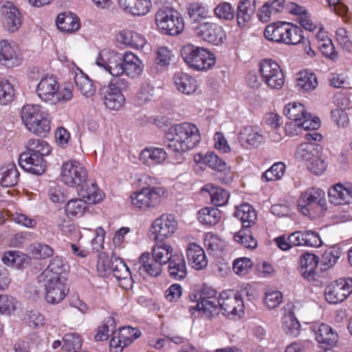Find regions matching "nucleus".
<instances>
[{
    "instance_id": "obj_56",
    "label": "nucleus",
    "mask_w": 352,
    "mask_h": 352,
    "mask_svg": "<svg viewBox=\"0 0 352 352\" xmlns=\"http://www.w3.org/2000/svg\"><path fill=\"white\" fill-rule=\"evenodd\" d=\"M188 12L191 20L195 22H200L209 16L208 8L199 3L190 4L188 8Z\"/></svg>"
},
{
    "instance_id": "obj_20",
    "label": "nucleus",
    "mask_w": 352,
    "mask_h": 352,
    "mask_svg": "<svg viewBox=\"0 0 352 352\" xmlns=\"http://www.w3.org/2000/svg\"><path fill=\"white\" fill-rule=\"evenodd\" d=\"M58 89V82L52 76L43 77L36 87L38 96L44 102L54 104L56 91Z\"/></svg>"
},
{
    "instance_id": "obj_22",
    "label": "nucleus",
    "mask_w": 352,
    "mask_h": 352,
    "mask_svg": "<svg viewBox=\"0 0 352 352\" xmlns=\"http://www.w3.org/2000/svg\"><path fill=\"white\" fill-rule=\"evenodd\" d=\"M135 266L140 275L143 276L148 275L157 277L162 271V265L148 252L143 253L139 258V263Z\"/></svg>"
},
{
    "instance_id": "obj_24",
    "label": "nucleus",
    "mask_w": 352,
    "mask_h": 352,
    "mask_svg": "<svg viewBox=\"0 0 352 352\" xmlns=\"http://www.w3.org/2000/svg\"><path fill=\"white\" fill-rule=\"evenodd\" d=\"M238 140L240 144L246 148H256L263 140V135L254 126H247L241 129Z\"/></svg>"
},
{
    "instance_id": "obj_10",
    "label": "nucleus",
    "mask_w": 352,
    "mask_h": 352,
    "mask_svg": "<svg viewBox=\"0 0 352 352\" xmlns=\"http://www.w3.org/2000/svg\"><path fill=\"white\" fill-rule=\"evenodd\" d=\"M217 292L214 289H203L199 294V299L195 307H190V311L192 314V310L201 311L204 316L212 319L219 314L218 298L216 296Z\"/></svg>"
},
{
    "instance_id": "obj_5",
    "label": "nucleus",
    "mask_w": 352,
    "mask_h": 352,
    "mask_svg": "<svg viewBox=\"0 0 352 352\" xmlns=\"http://www.w3.org/2000/svg\"><path fill=\"white\" fill-rule=\"evenodd\" d=\"M284 114L294 122V126L298 129H317L320 126L318 118L312 117L307 113L305 106L296 102L288 103L285 106Z\"/></svg>"
},
{
    "instance_id": "obj_28",
    "label": "nucleus",
    "mask_w": 352,
    "mask_h": 352,
    "mask_svg": "<svg viewBox=\"0 0 352 352\" xmlns=\"http://www.w3.org/2000/svg\"><path fill=\"white\" fill-rule=\"evenodd\" d=\"M45 113L39 105L26 104L21 111V116L23 124L30 131H35L34 123Z\"/></svg>"
},
{
    "instance_id": "obj_58",
    "label": "nucleus",
    "mask_w": 352,
    "mask_h": 352,
    "mask_svg": "<svg viewBox=\"0 0 352 352\" xmlns=\"http://www.w3.org/2000/svg\"><path fill=\"white\" fill-rule=\"evenodd\" d=\"M285 170V165L283 162H276L263 174L261 179L265 182L280 179L284 175Z\"/></svg>"
},
{
    "instance_id": "obj_45",
    "label": "nucleus",
    "mask_w": 352,
    "mask_h": 352,
    "mask_svg": "<svg viewBox=\"0 0 352 352\" xmlns=\"http://www.w3.org/2000/svg\"><path fill=\"white\" fill-rule=\"evenodd\" d=\"M286 22H277L268 25L264 31L265 37L272 41L284 43Z\"/></svg>"
},
{
    "instance_id": "obj_2",
    "label": "nucleus",
    "mask_w": 352,
    "mask_h": 352,
    "mask_svg": "<svg viewBox=\"0 0 352 352\" xmlns=\"http://www.w3.org/2000/svg\"><path fill=\"white\" fill-rule=\"evenodd\" d=\"M181 55L190 68L197 71L207 70L215 63V58L212 53L192 44L185 45L181 50Z\"/></svg>"
},
{
    "instance_id": "obj_39",
    "label": "nucleus",
    "mask_w": 352,
    "mask_h": 352,
    "mask_svg": "<svg viewBox=\"0 0 352 352\" xmlns=\"http://www.w3.org/2000/svg\"><path fill=\"white\" fill-rule=\"evenodd\" d=\"M64 270L65 268L62 258L56 256L50 260L49 265L38 276V278H65L63 275Z\"/></svg>"
},
{
    "instance_id": "obj_54",
    "label": "nucleus",
    "mask_w": 352,
    "mask_h": 352,
    "mask_svg": "<svg viewBox=\"0 0 352 352\" xmlns=\"http://www.w3.org/2000/svg\"><path fill=\"white\" fill-rule=\"evenodd\" d=\"M235 241L244 248L254 249L257 245V241L252 236L249 228H242L234 236Z\"/></svg>"
},
{
    "instance_id": "obj_40",
    "label": "nucleus",
    "mask_w": 352,
    "mask_h": 352,
    "mask_svg": "<svg viewBox=\"0 0 352 352\" xmlns=\"http://www.w3.org/2000/svg\"><path fill=\"white\" fill-rule=\"evenodd\" d=\"M234 216L240 219L242 228H250L255 223L256 214L254 209L248 204H244L236 208Z\"/></svg>"
},
{
    "instance_id": "obj_37",
    "label": "nucleus",
    "mask_w": 352,
    "mask_h": 352,
    "mask_svg": "<svg viewBox=\"0 0 352 352\" xmlns=\"http://www.w3.org/2000/svg\"><path fill=\"white\" fill-rule=\"evenodd\" d=\"M166 151L161 148H151L143 150L140 155V159L144 164L148 166H154L161 164L166 159Z\"/></svg>"
},
{
    "instance_id": "obj_52",
    "label": "nucleus",
    "mask_w": 352,
    "mask_h": 352,
    "mask_svg": "<svg viewBox=\"0 0 352 352\" xmlns=\"http://www.w3.org/2000/svg\"><path fill=\"white\" fill-rule=\"evenodd\" d=\"M41 156L48 155L51 152L50 144L42 139H30L26 145V151Z\"/></svg>"
},
{
    "instance_id": "obj_44",
    "label": "nucleus",
    "mask_w": 352,
    "mask_h": 352,
    "mask_svg": "<svg viewBox=\"0 0 352 352\" xmlns=\"http://www.w3.org/2000/svg\"><path fill=\"white\" fill-rule=\"evenodd\" d=\"M16 52L6 41L0 42V64L8 67L16 65Z\"/></svg>"
},
{
    "instance_id": "obj_57",
    "label": "nucleus",
    "mask_w": 352,
    "mask_h": 352,
    "mask_svg": "<svg viewBox=\"0 0 352 352\" xmlns=\"http://www.w3.org/2000/svg\"><path fill=\"white\" fill-rule=\"evenodd\" d=\"M156 96V89L149 82L142 83L138 92V102L140 104L149 102L155 99Z\"/></svg>"
},
{
    "instance_id": "obj_50",
    "label": "nucleus",
    "mask_w": 352,
    "mask_h": 352,
    "mask_svg": "<svg viewBox=\"0 0 352 352\" xmlns=\"http://www.w3.org/2000/svg\"><path fill=\"white\" fill-rule=\"evenodd\" d=\"M82 344V340L76 333H68L63 337L62 349L65 351L78 352Z\"/></svg>"
},
{
    "instance_id": "obj_31",
    "label": "nucleus",
    "mask_w": 352,
    "mask_h": 352,
    "mask_svg": "<svg viewBox=\"0 0 352 352\" xmlns=\"http://www.w3.org/2000/svg\"><path fill=\"white\" fill-rule=\"evenodd\" d=\"M319 263V258L314 254L305 253L300 258V269L302 275L309 280L314 279L316 269Z\"/></svg>"
},
{
    "instance_id": "obj_18",
    "label": "nucleus",
    "mask_w": 352,
    "mask_h": 352,
    "mask_svg": "<svg viewBox=\"0 0 352 352\" xmlns=\"http://www.w3.org/2000/svg\"><path fill=\"white\" fill-rule=\"evenodd\" d=\"M289 242L293 246L319 247L322 240L318 232L310 230L295 231L289 235Z\"/></svg>"
},
{
    "instance_id": "obj_46",
    "label": "nucleus",
    "mask_w": 352,
    "mask_h": 352,
    "mask_svg": "<svg viewBox=\"0 0 352 352\" xmlns=\"http://www.w3.org/2000/svg\"><path fill=\"white\" fill-rule=\"evenodd\" d=\"M320 148V146L316 143H302L296 149V156L297 158L305 160L308 163L316 155L319 154Z\"/></svg>"
},
{
    "instance_id": "obj_47",
    "label": "nucleus",
    "mask_w": 352,
    "mask_h": 352,
    "mask_svg": "<svg viewBox=\"0 0 352 352\" xmlns=\"http://www.w3.org/2000/svg\"><path fill=\"white\" fill-rule=\"evenodd\" d=\"M296 82L298 89L302 91H312L318 86V80L316 75L307 72H300Z\"/></svg>"
},
{
    "instance_id": "obj_13",
    "label": "nucleus",
    "mask_w": 352,
    "mask_h": 352,
    "mask_svg": "<svg viewBox=\"0 0 352 352\" xmlns=\"http://www.w3.org/2000/svg\"><path fill=\"white\" fill-rule=\"evenodd\" d=\"M218 306L228 316H240L244 309L241 295L234 290L223 292L218 298Z\"/></svg>"
},
{
    "instance_id": "obj_34",
    "label": "nucleus",
    "mask_w": 352,
    "mask_h": 352,
    "mask_svg": "<svg viewBox=\"0 0 352 352\" xmlns=\"http://www.w3.org/2000/svg\"><path fill=\"white\" fill-rule=\"evenodd\" d=\"M19 172L14 163L3 165L0 168V184L4 187H12L17 184Z\"/></svg>"
},
{
    "instance_id": "obj_55",
    "label": "nucleus",
    "mask_w": 352,
    "mask_h": 352,
    "mask_svg": "<svg viewBox=\"0 0 352 352\" xmlns=\"http://www.w3.org/2000/svg\"><path fill=\"white\" fill-rule=\"evenodd\" d=\"M111 270L113 276L118 280L125 276H130V270L121 258L113 254L111 256Z\"/></svg>"
},
{
    "instance_id": "obj_61",
    "label": "nucleus",
    "mask_w": 352,
    "mask_h": 352,
    "mask_svg": "<svg viewBox=\"0 0 352 352\" xmlns=\"http://www.w3.org/2000/svg\"><path fill=\"white\" fill-rule=\"evenodd\" d=\"M340 255L341 252L338 248H332L325 251L321 260L322 270H327L333 266Z\"/></svg>"
},
{
    "instance_id": "obj_9",
    "label": "nucleus",
    "mask_w": 352,
    "mask_h": 352,
    "mask_svg": "<svg viewBox=\"0 0 352 352\" xmlns=\"http://www.w3.org/2000/svg\"><path fill=\"white\" fill-rule=\"evenodd\" d=\"M38 281L45 288V300L49 304L60 303L69 293L66 278H38Z\"/></svg>"
},
{
    "instance_id": "obj_29",
    "label": "nucleus",
    "mask_w": 352,
    "mask_h": 352,
    "mask_svg": "<svg viewBox=\"0 0 352 352\" xmlns=\"http://www.w3.org/2000/svg\"><path fill=\"white\" fill-rule=\"evenodd\" d=\"M313 330L316 336V339L319 343L332 346L335 344L338 340V333L333 330L329 325L321 323L313 327Z\"/></svg>"
},
{
    "instance_id": "obj_27",
    "label": "nucleus",
    "mask_w": 352,
    "mask_h": 352,
    "mask_svg": "<svg viewBox=\"0 0 352 352\" xmlns=\"http://www.w3.org/2000/svg\"><path fill=\"white\" fill-rule=\"evenodd\" d=\"M186 256L189 265L197 270L204 269L208 265V260L204 249L196 243H190Z\"/></svg>"
},
{
    "instance_id": "obj_60",
    "label": "nucleus",
    "mask_w": 352,
    "mask_h": 352,
    "mask_svg": "<svg viewBox=\"0 0 352 352\" xmlns=\"http://www.w3.org/2000/svg\"><path fill=\"white\" fill-rule=\"evenodd\" d=\"M13 85L6 80H0V104L6 105L13 100Z\"/></svg>"
},
{
    "instance_id": "obj_38",
    "label": "nucleus",
    "mask_w": 352,
    "mask_h": 352,
    "mask_svg": "<svg viewBox=\"0 0 352 352\" xmlns=\"http://www.w3.org/2000/svg\"><path fill=\"white\" fill-rule=\"evenodd\" d=\"M173 248L170 244L164 241L155 242L152 248V256L163 266L169 263L173 257Z\"/></svg>"
},
{
    "instance_id": "obj_64",
    "label": "nucleus",
    "mask_w": 352,
    "mask_h": 352,
    "mask_svg": "<svg viewBox=\"0 0 352 352\" xmlns=\"http://www.w3.org/2000/svg\"><path fill=\"white\" fill-rule=\"evenodd\" d=\"M1 259L3 263L8 267H19L21 265L24 256L19 252L11 250L5 252Z\"/></svg>"
},
{
    "instance_id": "obj_23",
    "label": "nucleus",
    "mask_w": 352,
    "mask_h": 352,
    "mask_svg": "<svg viewBox=\"0 0 352 352\" xmlns=\"http://www.w3.org/2000/svg\"><path fill=\"white\" fill-rule=\"evenodd\" d=\"M122 66L123 74L131 78H135L141 76L144 67L142 61L131 52H126L123 54Z\"/></svg>"
},
{
    "instance_id": "obj_14",
    "label": "nucleus",
    "mask_w": 352,
    "mask_h": 352,
    "mask_svg": "<svg viewBox=\"0 0 352 352\" xmlns=\"http://www.w3.org/2000/svg\"><path fill=\"white\" fill-rule=\"evenodd\" d=\"M194 30L198 37L215 45L222 44L226 38L223 28L214 23H201Z\"/></svg>"
},
{
    "instance_id": "obj_49",
    "label": "nucleus",
    "mask_w": 352,
    "mask_h": 352,
    "mask_svg": "<svg viewBox=\"0 0 352 352\" xmlns=\"http://www.w3.org/2000/svg\"><path fill=\"white\" fill-rule=\"evenodd\" d=\"M74 80L78 91L84 96L89 98L95 94L96 87L87 76L83 74L76 75Z\"/></svg>"
},
{
    "instance_id": "obj_51",
    "label": "nucleus",
    "mask_w": 352,
    "mask_h": 352,
    "mask_svg": "<svg viewBox=\"0 0 352 352\" xmlns=\"http://www.w3.org/2000/svg\"><path fill=\"white\" fill-rule=\"evenodd\" d=\"M206 190L208 192L210 197V201L212 204L217 206H221L227 204L228 201L230 194L229 192L220 188L216 186H208Z\"/></svg>"
},
{
    "instance_id": "obj_11",
    "label": "nucleus",
    "mask_w": 352,
    "mask_h": 352,
    "mask_svg": "<svg viewBox=\"0 0 352 352\" xmlns=\"http://www.w3.org/2000/svg\"><path fill=\"white\" fill-rule=\"evenodd\" d=\"M177 226V221L173 215L163 214L154 220L150 230L155 241L161 243L174 234Z\"/></svg>"
},
{
    "instance_id": "obj_8",
    "label": "nucleus",
    "mask_w": 352,
    "mask_h": 352,
    "mask_svg": "<svg viewBox=\"0 0 352 352\" xmlns=\"http://www.w3.org/2000/svg\"><path fill=\"white\" fill-rule=\"evenodd\" d=\"M259 72L265 83L272 89H280L284 85L285 76L277 62L270 58L262 60Z\"/></svg>"
},
{
    "instance_id": "obj_30",
    "label": "nucleus",
    "mask_w": 352,
    "mask_h": 352,
    "mask_svg": "<svg viewBox=\"0 0 352 352\" xmlns=\"http://www.w3.org/2000/svg\"><path fill=\"white\" fill-rule=\"evenodd\" d=\"M173 82L177 90L184 94H191L197 88V80L183 72H177L174 75Z\"/></svg>"
},
{
    "instance_id": "obj_33",
    "label": "nucleus",
    "mask_w": 352,
    "mask_h": 352,
    "mask_svg": "<svg viewBox=\"0 0 352 352\" xmlns=\"http://www.w3.org/2000/svg\"><path fill=\"white\" fill-rule=\"evenodd\" d=\"M168 272L171 278L182 280L186 276L187 267L184 256L182 254H174L168 263Z\"/></svg>"
},
{
    "instance_id": "obj_35",
    "label": "nucleus",
    "mask_w": 352,
    "mask_h": 352,
    "mask_svg": "<svg viewBox=\"0 0 352 352\" xmlns=\"http://www.w3.org/2000/svg\"><path fill=\"white\" fill-rule=\"evenodd\" d=\"M3 23L8 32H16L21 25V16L17 8L10 5L3 11Z\"/></svg>"
},
{
    "instance_id": "obj_1",
    "label": "nucleus",
    "mask_w": 352,
    "mask_h": 352,
    "mask_svg": "<svg viewBox=\"0 0 352 352\" xmlns=\"http://www.w3.org/2000/svg\"><path fill=\"white\" fill-rule=\"evenodd\" d=\"M198 128L189 122L170 126L165 134L166 146L174 152L183 153L194 148L200 142Z\"/></svg>"
},
{
    "instance_id": "obj_3",
    "label": "nucleus",
    "mask_w": 352,
    "mask_h": 352,
    "mask_svg": "<svg viewBox=\"0 0 352 352\" xmlns=\"http://www.w3.org/2000/svg\"><path fill=\"white\" fill-rule=\"evenodd\" d=\"M326 204L324 192L316 188H307L298 199V208L305 216L315 217L321 213Z\"/></svg>"
},
{
    "instance_id": "obj_36",
    "label": "nucleus",
    "mask_w": 352,
    "mask_h": 352,
    "mask_svg": "<svg viewBox=\"0 0 352 352\" xmlns=\"http://www.w3.org/2000/svg\"><path fill=\"white\" fill-rule=\"evenodd\" d=\"M80 189L78 191V195L89 205L98 203L102 199L103 193L98 188L95 183H91L90 185L87 184V182L80 186Z\"/></svg>"
},
{
    "instance_id": "obj_21",
    "label": "nucleus",
    "mask_w": 352,
    "mask_h": 352,
    "mask_svg": "<svg viewBox=\"0 0 352 352\" xmlns=\"http://www.w3.org/2000/svg\"><path fill=\"white\" fill-rule=\"evenodd\" d=\"M329 201L336 206L352 203V184H336L329 190Z\"/></svg>"
},
{
    "instance_id": "obj_4",
    "label": "nucleus",
    "mask_w": 352,
    "mask_h": 352,
    "mask_svg": "<svg viewBox=\"0 0 352 352\" xmlns=\"http://www.w3.org/2000/svg\"><path fill=\"white\" fill-rule=\"evenodd\" d=\"M155 23L161 32L171 36L180 34L184 28L180 14L168 8L158 10L155 14Z\"/></svg>"
},
{
    "instance_id": "obj_16",
    "label": "nucleus",
    "mask_w": 352,
    "mask_h": 352,
    "mask_svg": "<svg viewBox=\"0 0 352 352\" xmlns=\"http://www.w3.org/2000/svg\"><path fill=\"white\" fill-rule=\"evenodd\" d=\"M98 95L106 107L111 110H119L125 101L122 93L113 85H104L100 87L98 90Z\"/></svg>"
},
{
    "instance_id": "obj_59",
    "label": "nucleus",
    "mask_w": 352,
    "mask_h": 352,
    "mask_svg": "<svg viewBox=\"0 0 352 352\" xmlns=\"http://www.w3.org/2000/svg\"><path fill=\"white\" fill-rule=\"evenodd\" d=\"M30 251L32 256L36 259H44L52 256L54 254V250L50 245L41 243L32 244Z\"/></svg>"
},
{
    "instance_id": "obj_17",
    "label": "nucleus",
    "mask_w": 352,
    "mask_h": 352,
    "mask_svg": "<svg viewBox=\"0 0 352 352\" xmlns=\"http://www.w3.org/2000/svg\"><path fill=\"white\" fill-rule=\"evenodd\" d=\"M19 164L25 170L36 175H42L46 167L43 156L28 151L20 155Z\"/></svg>"
},
{
    "instance_id": "obj_53",
    "label": "nucleus",
    "mask_w": 352,
    "mask_h": 352,
    "mask_svg": "<svg viewBox=\"0 0 352 352\" xmlns=\"http://www.w3.org/2000/svg\"><path fill=\"white\" fill-rule=\"evenodd\" d=\"M87 204L82 198L72 199L65 206V210L67 215H82L87 209Z\"/></svg>"
},
{
    "instance_id": "obj_26",
    "label": "nucleus",
    "mask_w": 352,
    "mask_h": 352,
    "mask_svg": "<svg viewBox=\"0 0 352 352\" xmlns=\"http://www.w3.org/2000/svg\"><path fill=\"white\" fill-rule=\"evenodd\" d=\"M120 8L134 16L146 15L151 10L150 0H118Z\"/></svg>"
},
{
    "instance_id": "obj_41",
    "label": "nucleus",
    "mask_w": 352,
    "mask_h": 352,
    "mask_svg": "<svg viewBox=\"0 0 352 352\" xmlns=\"http://www.w3.org/2000/svg\"><path fill=\"white\" fill-rule=\"evenodd\" d=\"M195 160L198 162H203L219 172L226 171L229 169L227 164L214 153H207L204 156L198 154L195 156Z\"/></svg>"
},
{
    "instance_id": "obj_19",
    "label": "nucleus",
    "mask_w": 352,
    "mask_h": 352,
    "mask_svg": "<svg viewBox=\"0 0 352 352\" xmlns=\"http://www.w3.org/2000/svg\"><path fill=\"white\" fill-rule=\"evenodd\" d=\"M141 332L131 327H124L119 329L118 336L114 335L110 340V347L117 349L115 352L122 351V349L129 345L135 340L138 338Z\"/></svg>"
},
{
    "instance_id": "obj_12",
    "label": "nucleus",
    "mask_w": 352,
    "mask_h": 352,
    "mask_svg": "<svg viewBox=\"0 0 352 352\" xmlns=\"http://www.w3.org/2000/svg\"><path fill=\"white\" fill-rule=\"evenodd\" d=\"M96 63L113 77H120L123 74V54L104 49L100 52Z\"/></svg>"
},
{
    "instance_id": "obj_63",
    "label": "nucleus",
    "mask_w": 352,
    "mask_h": 352,
    "mask_svg": "<svg viewBox=\"0 0 352 352\" xmlns=\"http://www.w3.org/2000/svg\"><path fill=\"white\" fill-rule=\"evenodd\" d=\"M172 60V53L166 47H161L158 49L157 56L155 60L157 69H163L167 67Z\"/></svg>"
},
{
    "instance_id": "obj_25",
    "label": "nucleus",
    "mask_w": 352,
    "mask_h": 352,
    "mask_svg": "<svg viewBox=\"0 0 352 352\" xmlns=\"http://www.w3.org/2000/svg\"><path fill=\"white\" fill-rule=\"evenodd\" d=\"M295 306L288 303L284 306V316L283 317V329L285 333L292 337L299 334L300 324L296 319L294 309Z\"/></svg>"
},
{
    "instance_id": "obj_6",
    "label": "nucleus",
    "mask_w": 352,
    "mask_h": 352,
    "mask_svg": "<svg viewBox=\"0 0 352 352\" xmlns=\"http://www.w3.org/2000/svg\"><path fill=\"white\" fill-rule=\"evenodd\" d=\"M166 192L162 187L144 188L131 195V202L134 206L142 210L154 208L160 204Z\"/></svg>"
},
{
    "instance_id": "obj_42",
    "label": "nucleus",
    "mask_w": 352,
    "mask_h": 352,
    "mask_svg": "<svg viewBox=\"0 0 352 352\" xmlns=\"http://www.w3.org/2000/svg\"><path fill=\"white\" fill-rule=\"evenodd\" d=\"M302 33L303 30L301 28L290 23H286L284 43L287 45H297L301 43H305V38Z\"/></svg>"
},
{
    "instance_id": "obj_48",
    "label": "nucleus",
    "mask_w": 352,
    "mask_h": 352,
    "mask_svg": "<svg viewBox=\"0 0 352 352\" xmlns=\"http://www.w3.org/2000/svg\"><path fill=\"white\" fill-rule=\"evenodd\" d=\"M221 218V212L214 208H204L198 212V219L200 223L206 226L217 224Z\"/></svg>"
},
{
    "instance_id": "obj_7",
    "label": "nucleus",
    "mask_w": 352,
    "mask_h": 352,
    "mask_svg": "<svg viewBox=\"0 0 352 352\" xmlns=\"http://www.w3.org/2000/svg\"><path fill=\"white\" fill-rule=\"evenodd\" d=\"M88 173L85 166L75 160H69L61 167V180L68 186L78 188L87 182Z\"/></svg>"
},
{
    "instance_id": "obj_32",
    "label": "nucleus",
    "mask_w": 352,
    "mask_h": 352,
    "mask_svg": "<svg viewBox=\"0 0 352 352\" xmlns=\"http://www.w3.org/2000/svg\"><path fill=\"white\" fill-rule=\"evenodd\" d=\"M256 9V0H241L238 5L236 14L239 26H245L251 20Z\"/></svg>"
},
{
    "instance_id": "obj_62",
    "label": "nucleus",
    "mask_w": 352,
    "mask_h": 352,
    "mask_svg": "<svg viewBox=\"0 0 352 352\" xmlns=\"http://www.w3.org/2000/svg\"><path fill=\"white\" fill-rule=\"evenodd\" d=\"M215 16L223 20H232L235 16V11L230 3L222 2L218 4L214 8Z\"/></svg>"
},
{
    "instance_id": "obj_15",
    "label": "nucleus",
    "mask_w": 352,
    "mask_h": 352,
    "mask_svg": "<svg viewBox=\"0 0 352 352\" xmlns=\"http://www.w3.org/2000/svg\"><path fill=\"white\" fill-rule=\"evenodd\" d=\"M352 292V279L340 278L325 289L326 300L330 304L342 302Z\"/></svg>"
},
{
    "instance_id": "obj_43",
    "label": "nucleus",
    "mask_w": 352,
    "mask_h": 352,
    "mask_svg": "<svg viewBox=\"0 0 352 352\" xmlns=\"http://www.w3.org/2000/svg\"><path fill=\"white\" fill-rule=\"evenodd\" d=\"M56 25L62 32H72L80 28L78 19L72 14H60L56 19Z\"/></svg>"
}]
</instances>
